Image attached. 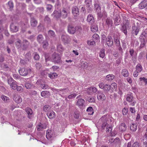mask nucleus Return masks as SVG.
<instances>
[{
    "label": "nucleus",
    "mask_w": 147,
    "mask_h": 147,
    "mask_svg": "<svg viewBox=\"0 0 147 147\" xmlns=\"http://www.w3.org/2000/svg\"><path fill=\"white\" fill-rule=\"evenodd\" d=\"M95 10L97 12H100L101 11L100 7L99 4L94 5Z\"/></svg>",
    "instance_id": "nucleus-46"
},
{
    "label": "nucleus",
    "mask_w": 147,
    "mask_h": 147,
    "mask_svg": "<svg viewBox=\"0 0 147 147\" xmlns=\"http://www.w3.org/2000/svg\"><path fill=\"white\" fill-rule=\"evenodd\" d=\"M37 40L38 42L40 44H41L45 40L42 34L38 35L37 38Z\"/></svg>",
    "instance_id": "nucleus-24"
},
{
    "label": "nucleus",
    "mask_w": 147,
    "mask_h": 147,
    "mask_svg": "<svg viewBox=\"0 0 147 147\" xmlns=\"http://www.w3.org/2000/svg\"><path fill=\"white\" fill-rule=\"evenodd\" d=\"M85 103V100L82 98L78 99L76 103V105L78 106L80 108H82L84 105Z\"/></svg>",
    "instance_id": "nucleus-13"
},
{
    "label": "nucleus",
    "mask_w": 147,
    "mask_h": 147,
    "mask_svg": "<svg viewBox=\"0 0 147 147\" xmlns=\"http://www.w3.org/2000/svg\"><path fill=\"white\" fill-rule=\"evenodd\" d=\"M52 16L56 18H59L61 16L60 13H59L57 11H54Z\"/></svg>",
    "instance_id": "nucleus-25"
},
{
    "label": "nucleus",
    "mask_w": 147,
    "mask_h": 147,
    "mask_svg": "<svg viewBox=\"0 0 147 147\" xmlns=\"http://www.w3.org/2000/svg\"><path fill=\"white\" fill-rule=\"evenodd\" d=\"M128 112V110L127 109L124 107L122 110V114L123 115H126Z\"/></svg>",
    "instance_id": "nucleus-60"
},
{
    "label": "nucleus",
    "mask_w": 147,
    "mask_h": 147,
    "mask_svg": "<svg viewBox=\"0 0 147 147\" xmlns=\"http://www.w3.org/2000/svg\"><path fill=\"white\" fill-rule=\"evenodd\" d=\"M90 6V5H86V7H87V10L88 13H91L92 11V9Z\"/></svg>",
    "instance_id": "nucleus-61"
},
{
    "label": "nucleus",
    "mask_w": 147,
    "mask_h": 147,
    "mask_svg": "<svg viewBox=\"0 0 147 147\" xmlns=\"http://www.w3.org/2000/svg\"><path fill=\"white\" fill-rule=\"evenodd\" d=\"M106 24L108 26H111L113 24V21L110 19L107 18L106 20Z\"/></svg>",
    "instance_id": "nucleus-36"
},
{
    "label": "nucleus",
    "mask_w": 147,
    "mask_h": 147,
    "mask_svg": "<svg viewBox=\"0 0 147 147\" xmlns=\"http://www.w3.org/2000/svg\"><path fill=\"white\" fill-rule=\"evenodd\" d=\"M16 87V90L18 91L22 92L23 91V88L22 86L17 85Z\"/></svg>",
    "instance_id": "nucleus-57"
},
{
    "label": "nucleus",
    "mask_w": 147,
    "mask_h": 147,
    "mask_svg": "<svg viewBox=\"0 0 147 147\" xmlns=\"http://www.w3.org/2000/svg\"><path fill=\"white\" fill-rule=\"evenodd\" d=\"M13 99L17 103H19L21 102L22 101V99L21 96L18 94H14L13 95Z\"/></svg>",
    "instance_id": "nucleus-11"
},
{
    "label": "nucleus",
    "mask_w": 147,
    "mask_h": 147,
    "mask_svg": "<svg viewBox=\"0 0 147 147\" xmlns=\"http://www.w3.org/2000/svg\"><path fill=\"white\" fill-rule=\"evenodd\" d=\"M72 13L74 16L79 15V10L76 6L73 7L72 8Z\"/></svg>",
    "instance_id": "nucleus-22"
},
{
    "label": "nucleus",
    "mask_w": 147,
    "mask_h": 147,
    "mask_svg": "<svg viewBox=\"0 0 147 147\" xmlns=\"http://www.w3.org/2000/svg\"><path fill=\"white\" fill-rule=\"evenodd\" d=\"M37 20L34 18H31L30 19V24L31 26L32 27H36L37 24Z\"/></svg>",
    "instance_id": "nucleus-16"
},
{
    "label": "nucleus",
    "mask_w": 147,
    "mask_h": 147,
    "mask_svg": "<svg viewBox=\"0 0 147 147\" xmlns=\"http://www.w3.org/2000/svg\"><path fill=\"white\" fill-rule=\"evenodd\" d=\"M91 29L92 32H96L98 30V27L96 24L94 23L93 24H91Z\"/></svg>",
    "instance_id": "nucleus-21"
},
{
    "label": "nucleus",
    "mask_w": 147,
    "mask_h": 147,
    "mask_svg": "<svg viewBox=\"0 0 147 147\" xmlns=\"http://www.w3.org/2000/svg\"><path fill=\"white\" fill-rule=\"evenodd\" d=\"M76 31H78L80 32L82 30V27L80 26H77L75 27Z\"/></svg>",
    "instance_id": "nucleus-62"
},
{
    "label": "nucleus",
    "mask_w": 147,
    "mask_h": 147,
    "mask_svg": "<svg viewBox=\"0 0 147 147\" xmlns=\"http://www.w3.org/2000/svg\"><path fill=\"white\" fill-rule=\"evenodd\" d=\"M81 67L84 69H86L88 67V63L86 62L84 63L83 62L81 63Z\"/></svg>",
    "instance_id": "nucleus-47"
},
{
    "label": "nucleus",
    "mask_w": 147,
    "mask_h": 147,
    "mask_svg": "<svg viewBox=\"0 0 147 147\" xmlns=\"http://www.w3.org/2000/svg\"><path fill=\"white\" fill-rule=\"evenodd\" d=\"M10 30L13 32H16L19 30V27L16 24L13 23H12L10 25Z\"/></svg>",
    "instance_id": "nucleus-6"
},
{
    "label": "nucleus",
    "mask_w": 147,
    "mask_h": 147,
    "mask_svg": "<svg viewBox=\"0 0 147 147\" xmlns=\"http://www.w3.org/2000/svg\"><path fill=\"white\" fill-rule=\"evenodd\" d=\"M76 95L77 94L76 93L72 94L69 95L68 96V98L69 99H71L73 98H75Z\"/></svg>",
    "instance_id": "nucleus-64"
},
{
    "label": "nucleus",
    "mask_w": 147,
    "mask_h": 147,
    "mask_svg": "<svg viewBox=\"0 0 147 147\" xmlns=\"http://www.w3.org/2000/svg\"><path fill=\"white\" fill-rule=\"evenodd\" d=\"M34 59L36 60H38L40 58V57L38 54L34 52Z\"/></svg>",
    "instance_id": "nucleus-56"
},
{
    "label": "nucleus",
    "mask_w": 147,
    "mask_h": 147,
    "mask_svg": "<svg viewBox=\"0 0 147 147\" xmlns=\"http://www.w3.org/2000/svg\"><path fill=\"white\" fill-rule=\"evenodd\" d=\"M61 40L65 44L69 43L71 40L69 36L66 35H62L61 37Z\"/></svg>",
    "instance_id": "nucleus-7"
},
{
    "label": "nucleus",
    "mask_w": 147,
    "mask_h": 147,
    "mask_svg": "<svg viewBox=\"0 0 147 147\" xmlns=\"http://www.w3.org/2000/svg\"><path fill=\"white\" fill-rule=\"evenodd\" d=\"M121 74L124 77H127L128 76L129 73L128 70L125 69L122 70Z\"/></svg>",
    "instance_id": "nucleus-28"
},
{
    "label": "nucleus",
    "mask_w": 147,
    "mask_h": 147,
    "mask_svg": "<svg viewBox=\"0 0 147 147\" xmlns=\"http://www.w3.org/2000/svg\"><path fill=\"white\" fill-rule=\"evenodd\" d=\"M57 50L58 51L60 52L63 51L64 49L61 45L59 44L57 46Z\"/></svg>",
    "instance_id": "nucleus-34"
},
{
    "label": "nucleus",
    "mask_w": 147,
    "mask_h": 147,
    "mask_svg": "<svg viewBox=\"0 0 147 147\" xmlns=\"http://www.w3.org/2000/svg\"><path fill=\"white\" fill-rule=\"evenodd\" d=\"M43 109L44 111L47 113L51 111V107L49 105H46L43 107Z\"/></svg>",
    "instance_id": "nucleus-29"
},
{
    "label": "nucleus",
    "mask_w": 147,
    "mask_h": 147,
    "mask_svg": "<svg viewBox=\"0 0 147 147\" xmlns=\"http://www.w3.org/2000/svg\"><path fill=\"white\" fill-rule=\"evenodd\" d=\"M87 100L90 102H94L95 101L94 98L92 96L88 97L87 98Z\"/></svg>",
    "instance_id": "nucleus-53"
},
{
    "label": "nucleus",
    "mask_w": 147,
    "mask_h": 147,
    "mask_svg": "<svg viewBox=\"0 0 147 147\" xmlns=\"http://www.w3.org/2000/svg\"><path fill=\"white\" fill-rule=\"evenodd\" d=\"M7 7L10 10H12L13 7V2L11 1H9L8 3Z\"/></svg>",
    "instance_id": "nucleus-40"
},
{
    "label": "nucleus",
    "mask_w": 147,
    "mask_h": 147,
    "mask_svg": "<svg viewBox=\"0 0 147 147\" xmlns=\"http://www.w3.org/2000/svg\"><path fill=\"white\" fill-rule=\"evenodd\" d=\"M61 16L63 18H66L69 13V11L65 8H63L62 10L60 12Z\"/></svg>",
    "instance_id": "nucleus-8"
},
{
    "label": "nucleus",
    "mask_w": 147,
    "mask_h": 147,
    "mask_svg": "<svg viewBox=\"0 0 147 147\" xmlns=\"http://www.w3.org/2000/svg\"><path fill=\"white\" fill-rule=\"evenodd\" d=\"M142 67L140 64H138L137 65L136 67V71L139 72H140L142 70Z\"/></svg>",
    "instance_id": "nucleus-35"
},
{
    "label": "nucleus",
    "mask_w": 147,
    "mask_h": 147,
    "mask_svg": "<svg viewBox=\"0 0 147 147\" xmlns=\"http://www.w3.org/2000/svg\"><path fill=\"white\" fill-rule=\"evenodd\" d=\"M25 86L26 89H30L32 88V85L29 82H26L25 84Z\"/></svg>",
    "instance_id": "nucleus-49"
},
{
    "label": "nucleus",
    "mask_w": 147,
    "mask_h": 147,
    "mask_svg": "<svg viewBox=\"0 0 147 147\" xmlns=\"http://www.w3.org/2000/svg\"><path fill=\"white\" fill-rule=\"evenodd\" d=\"M137 125L134 123H132L130 126V129L132 131H135L137 129Z\"/></svg>",
    "instance_id": "nucleus-42"
},
{
    "label": "nucleus",
    "mask_w": 147,
    "mask_h": 147,
    "mask_svg": "<svg viewBox=\"0 0 147 147\" xmlns=\"http://www.w3.org/2000/svg\"><path fill=\"white\" fill-rule=\"evenodd\" d=\"M87 20L88 22L91 24H93L94 23V19L93 16L91 14H89L87 18Z\"/></svg>",
    "instance_id": "nucleus-18"
},
{
    "label": "nucleus",
    "mask_w": 147,
    "mask_h": 147,
    "mask_svg": "<svg viewBox=\"0 0 147 147\" xmlns=\"http://www.w3.org/2000/svg\"><path fill=\"white\" fill-rule=\"evenodd\" d=\"M68 31L70 34H74L76 32L75 28H74L72 25L69 24L68 26Z\"/></svg>",
    "instance_id": "nucleus-12"
},
{
    "label": "nucleus",
    "mask_w": 147,
    "mask_h": 147,
    "mask_svg": "<svg viewBox=\"0 0 147 147\" xmlns=\"http://www.w3.org/2000/svg\"><path fill=\"white\" fill-rule=\"evenodd\" d=\"M107 45L109 47H111L113 46V38L111 36H108L106 39Z\"/></svg>",
    "instance_id": "nucleus-10"
},
{
    "label": "nucleus",
    "mask_w": 147,
    "mask_h": 147,
    "mask_svg": "<svg viewBox=\"0 0 147 147\" xmlns=\"http://www.w3.org/2000/svg\"><path fill=\"white\" fill-rule=\"evenodd\" d=\"M92 107H90L87 108L86 111L88 113V114L91 115L94 113Z\"/></svg>",
    "instance_id": "nucleus-41"
},
{
    "label": "nucleus",
    "mask_w": 147,
    "mask_h": 147,
    "mask_svg": "<svg viewBox=\"0 0 147 147\" xmlns=\"http://www.w3.org/2000/svg\"><path fill=\"white\" fill-rule=\"evenodd\" d=\"M41 44H42V47L44 49L47 48L49 45L48 42L46 40H45Z\"/></svg>",
    "instance_id": "nucleus-50"
},
{
    "label": "nucleus",
    "mask_w": 147,
    "mask_h": 147,
    "mask_svg": "<svg viewBox=\"0 0 147 147\" xmlns=\"http://www.w3.org/2000/svg\"><path fill=\"white\" fill-rule=\"evenodd\" d=\"M127 129V126L125 123H123L120 126L119 129L121 131L123 132L125 131Z\"/></svg>",
    "instance_id": "nucleus-26"
},
{
    "label": "nucleus",
    "mask_w": 147,
    "mask_h": 147,
    "mask_svg": "<svg viewBox=\"0 0 147 147\" xmlns=\"http://www.w3.org/2000/svg\"><path fill=\"white\" fill-rule=\"evenodd\" d=\"M140 81H143L145 85L147 84V79L144 77H140L139 78Z\"/></svg>",
    "instance_id": "nucleus-55"
},
{
    "label": "nucleus",
    "mask_w": 147,
    "mask_h": 147,
    "mask_svg": "<svg viewBox=\"0 0 147 147\" xmlns=\"http://www.w3.org/2000/svg\"><path fill=\"white\" fill-rule=\"evenodd\" d=\"M46 136L47 138L49 140H50L52 138V136L51 134V131L49 130L47 131Z\"/></svg>",
    "instance_id": "nucleus-33"
},
{
    "label": "nucleus",
    "mask_w": 147,
    "mask_h": 147,
    "mask_svg": "<svg viewBox=\"0 0 147 147\" xmlns=\"http://www.w3.org/2000/svg\"><path fill=\"white\" fill-rule=\"evenodd\" d=\"M25 110L28 115V117L29 119H31L33 115L32 110L31 109L28 107L26 108Z\"/></svg>",
    "instance_id": "nucleus-15"
},
{
    "label": "nucleus",
    "mask_w": 147,
    "mask_h": 147,
    "mask_svg": "<svg viewBox=\"0 0 147 147\" xmlns=\"http://www.w3.org/2000/svg\"><path fill=\"white\" fill-rule=\"evenodd\" d=\"M48 35L51 38H54L55 36V32L53 30H50L48 32Z\"/></svg>",
    "instance_id": "nucleus-31"
},
{
    "label": "nucleus",
    "mask_w": 147,
    "mask_h": 147,
    "mask_svg": "<svg viewBox=\"0 0 147 147\" xmlns=\"http://www.w3.org/2000/svg\"><path fill=\"white\" fill-rule=\"evenodd\" d=\"M140 29V26L138 25H134L132 26L131 33L133 35L136 36L138 33Z\"/></svg>",
    "instance_id": "nucleus-5"
},
{
    "label": "nucleus",
    "mask_w": 147,
    "mask_h": 147,
    "mask_svg": "<svg viewBox=\"0 0 147 147\" xmlns=\"http://www.w3.org/2000/svg\"><path fill=\"white\" fill-rule=\"evenodd\" d=\"M22 49L24 50H26L29 46V42L26 40H24L23 42Z\"/></svg>",
    "instance_id": "nucleus-17"
},
{
    "label": "nucleus",
    "mask_w": 147,
    "mask_h": 147,
    "mask_svg": "<svg viewBox=\"0 0 147 147\" xmlns=\"http://www.w3.org/2000/svg\"><path fill=\"white\" fill-rule=\"evenodd\" d=\"M96 42L94 40L88 41L87 42L88 45H95V42Z\"/></svg>",
    "instance_id": "nucleus-59"
},
{
    "label": "nucleus",
    "mask_w": 147,
    "mask_h": 147,
    "mask_svg": "<svg viewBox=\"0 0 147 147\" xmlns=\"http://www.w3.org/2000/svg\"><path fill=\"white\" fill-rule=\"evenodd\" d=\"M49 94V92L47 91H44L42 92L41 93V96L43 97H45L47 96Z\"/></svg>",
    "instance_id": "nucleus-37"
},
{
    "label": "nucleus",
    "mask_w": 147,
    "mask_h": 147,
    "mask_svg": "<svg viewBox=\"0 0 147 147\" xmlns=\"http://www.w3.org/2000/svg\"><path fill=\"white\" fill-rule=\"evenodd\" d=\"M46 126L45 125L41 124L39 125L38 127L37 128V129L38 131L42 130L46 128Z\"/></svg>",
    "instance_id": "nucleus-45"
},
{
    "label": "nucleus",
    "mask_w": 147,
    "mask_h": 147,
    "mask_svg": "<svg viewBox=\"0 0 147 147\" xmlns=\"http://www.w3.org/2000/svg\"><path fill=\"white\" fill-rule=\"evenodd\" d=\"M121 30L123 32L125 35H127V29L130 28L131 26L129 25V23L128 20H125L121 24Z\"/></svg>",
    "instance_id": "nucleus-1"
},
{
    "label": "nucleus",
    "mask_w": 147,
    "mask_h": 147,
    "mask_svg": "<svg viewBox=\"0 0 147 147\" xmlns=\"http://www.w3.org/2000/svg\"><path fill=\"white\" fill-rule=\"evenodd\" d=\"M14 82V81L12 78H10L8 79V83L10 86Z\"/></svg>",
    "instance_id": "nucleus-58"
},
{
    "label": "nucleus",
    "mask_w": 147,
    "mask_h": 147,
    "mask_svg": "<svg viewBox=\"0 0 147 147\" xmlns=\"http://www.w3.org/2000/svg\"><path fill=\"white\" fill-rule=\"evenodd\" d=\"M139 7L141 9H143L145 7L147 8V0H144L140 3L138 5Z\"/></svg>",
    "instance_id": "nucleus-14"
},
{
    "label": "nucleus",
    "mask_w": 147,
    "mask_h": 147,
    "mask_svg": "<svg viewBox=\"0 0 147 147\" xmlns=\"http://www.w3.org/2000/svg\"><path fill=\"white\" fill-rule=\"evenodd\" d=\"M115 76L112 74H110L106 76L105 79L108 81H111L115 78Z\"/></svg>",
    "instance_id": "nucleus-27"
},
{
    "label": "nucleus",
    "mask_w": 147,
    "mask_h": 147,
    "mask_svg": "<svg viewBox=\"0 0 147 147\" xmlns=\"http://www.w3.org/2000/svg\"><path fill=\"white\" fill-rule=\"evenodd\" d=\"M126 99L128 102L130 103V105L131 106H134L136 103L131 93H130L127 94Z\"/></svg>",
    "instance_id": "nucleus-3"
},
{
    "label": "nucleus",
    "mask_w": 147,
    "mask_h": 147,
    "mask_svg": "<svg viewBox=\"0 0 147 147\" xmlns=\"http://www.w3.org/2000/svg\"><path fill=\"white\" fill-rule=\"evenodd\" d=\"M97 98L98 100L104 101L106 99V97L103 93L101 91L97 92Z\"/></svg>",
    "instance_id": "nucleus-9"
},
{
    "label": "nucleus",
    "mask_w": 147,
    "mask_h": 147,
    "mask_svg": "<svg viewBox=\"0 0 147 147\" xmlns=\"http://www.w3.org/2000/svg\"><path fill=\"white\" fill-rule=\"evenodd\" d=\"M114 40L115 44H116L117 46H119L120 45L119 39L117 38H115V34L114 35Z\"/></svg>",
    "instance_id": "nucleus-38"
},
{
    "label": "nucleus",
    "mask_w": 147,
    "mask_h": 147,
    "mask_svg": "<svg viewBox=\"0 0 147 147\" xmlns=\"http://www.w3.org/2000/svg\"><path fill=\"white\" fill-rule=\"evenodd\" d=\"M88 91L89 94L91 95L96 92L97 89L94 87H90L88 89Z\"/></svg>",
    "instance_id": "nucleus-23"
},
{
    "label": "nucleus",
    "mask_w": 147,
    "mask_h": 147,
    "mask_svg": "<svg viewBox=\"0 0 147 147\" xmlns=\"http://www.w3.org/2000/svg\"><path fill=\"white\" fill-rule=\"evenodd\" d=\"M57 76V74L56 73H53L49 74V76L51 79H53L56 78Z\"/></svg>",
    "instance_id": "nucleus-48"
},
{
    "label": "nucleus",
    "mask_w": 147,
    "mask_h": 147,
    "mask_svg": "<svg viewBox=\"0 0 147 147\" xmlns=\"http://www.w3.org/2000/svg\"><path fill=\"white\" fill-rule=\"evenodd\" d=\"M16 47L18 48H20L21 46V41L19 39H17L16 42H15Z\"/></svg>",
    "instance_id": "nucleus-39"
},
{
    "label": "nucleus",
    "mask_w": 147,
    "mask_h": 147,
    "mask_svg": "<svg viewBox=\"0 0 147 147\" xmlns=\"http://www.w3.org/2000/svg\"><path fill=\"white\" fill-rule=\"evenodd\" d=\"M93 40L95 41L96 42H98V41H99L100 37L99 35L97 34H94L92 37Z\"/></svg>",
    "instance_id": "nucleus-30"
},
{
    "label": "nucleus",
    "mask_w": 147,
    "mask_h": 147,
    "mask_svg": "<svg viewBox=\"0 0 147 147\" xmlns=\"http://www.w3.org/2000/svg\"><path fill=\"white\" fill-rule=\"evenodd\" d=\"M51 60L55 63L59 64L61 62V57L60 55L55 53L52 55Z\"/></svg>",
    "instance_id": "nucleus-2"
},
{
    "label": "nucleus",
    "mask_w": 147,
    "mask_h": 147,
    "mask_svg": "<svg viewBox=\"0 0 147 147\" xmlns=\"http://www.w3.org/2000/svg\"><path fill=\"white\" fill-rule=\"evenodd\" d=\"M48 117L50 119H52L55 117V114L53 111H51L46 113Z\"/></svg>",
    "instance_id": "nucleus-20"
},
{
    "label": "nucleus",
    "mask_w": 147,
    "mask_h": 147,
    "mask_svg": "<svg viewBox=\"0 0 147 147\" xmlns=\"http://www.w3.org/2000/svg\"><path fill=\"white\" fill-rule=\"evenodd\" d=\"M17 85L16 84V82H14L12 84H11L10 86L12 88L13 90H16Z\"/></svg>",
    "instance_id": "nucleus-54"
},
{
    "label": "nucleus",
    "mask_w": 147,
    "mask_h": 147,
    "mask_svg": "<svg viewBox=\"0 0 147 147\" xmlns=\"http://www.w3.org/2000/svg\"><path fill=\"white\" fill-rule=\"evenodd\" d=\"M107 115H105L102 117L100 119V121L102 122V123L107 122Z\"/></svg>",
    "instance_id": "nucleus-44"
},
{
    "label": "nucleus",
    "mask_w": 147,
    "mask_h": 147,
    "mask_svg": "<svg viewBox=\"0 0 147 147\" xmlns=\"http://www.w3.org/2000/svg\"><path fill=\"white\" fill-rule=\"evenodd\" d=\"M31 70L29 68H22L19 70L20 75L22 76H26L30 73Z\"/></svg>",
    "instance_id": "nucleus-4"
},
{
    "label": "nucleus",
    "mask_w": 147,
    "mask_h": 147,
    "mask_svg": "<svg viewBox=\"0 0 147 147\" xmlns=\"http://www.w3.org/2000/svg\"><path fill=\"white\" fill-rule=\"evenodd\" d=\"M1 98L5 102L7 103L10 101L9 98L4 95H2Z\"/></svg>",
    "instance_id": "nucleus-32"
},
{
    "label": "nucleus",
    "mask_w": 147,
    "mask_h": 147,
    "mask_svg": "<svg viewBox=\"0 0 147 147\" xmlns=\"http://www.w3.org/2000/svg\"><path fill=\"white\" fill-rule=\"evenodd\" d=\"M25 58L27 61H29L31 59V54L30 53H27L25 55Z\"/></svg>",
    "instance_id": "nucleus-51"
},
{
    "label": "nucleus",
    "mask_w": 147,
    "mask_h": 147,
    "mask_svg": "<svg viewBox=\"0 0 147 147\" xmlns=\"http://www.w3.org/2000/svg\"><path fill=\"white\" fill-rule=\"evenodd\" d=\"M44 20L45 21L47 22L48 23H49L50 22V19L49 17H48V16H47L45 17Z\"/></svg>",
    "instance_id": "nucleus-63"
},
{
    "label": "nucleus",
    "mask_w": 147,
    "mask_h": 147,
    "mask_svg": "<svg viewBox=\"0 0 147 147\" xmlns=\"http://www.w3.org/2000/svg\"><path fill=\"white\" fill-rule=\"evenodd\" d=\"M140 39L141 44L140 46V48H142L146 44V40L145 38H144L143 36H142L140 37Z\"/></svg>",
    "instance_id": "nucleus-19"
},
{
    "label": "nucleus",
    "mask_w": 147,
    "mask_h": 147,
    "mask_svg": "<svg viewBox=\"0 0 147 147\" xmlns=\"http://www.w3.org/2000/svg\"><path fill=\"white\" fill-rule=\"evenodd\" d=\"M105 51L103 49H102L99 52V56L102 58H103L105 56Z\"/></svg>",
    "instance_id": "nucleus-43"
},
{
    "label": "nucleus",
    "mask_w": 147,
    "mask_h": 147,
    "mask_svg": "<svg viewBox=\"0 0 147 147\" xmlns=\"http://www.w3.org/2000/svg\"><path fill=\"white\" fill-rule=\"evenodd\" d=\"M111 86L110 85L107 84H106L105 85L104 87V88L105 91H109L110 90Z\"/></svg>",
    "instance_id": "nucleus-52"
}]
</instances>
